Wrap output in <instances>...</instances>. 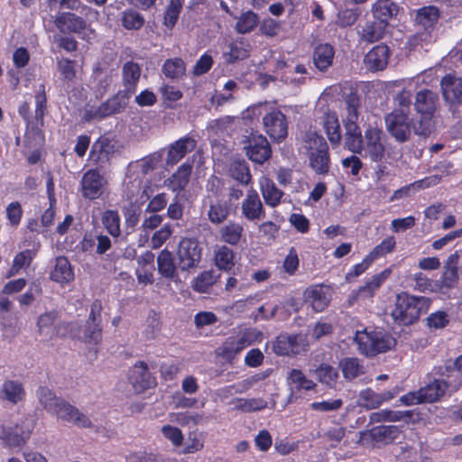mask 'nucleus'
I'll list each match as a JSON object with an SVG mask.
<instances>
[{"label":"nucleus","mask_w":462,"mask_h":462,"mask_svg":"<svg viewBox=\"0 0 462 462\" xmlns=\"http://www.w3.org/2000/svg\"><path fill=\"white\" fill-rule=\"evenodd\" d=\"M412 416L411 411H382L372 414L371 419L374 421L389 420V421H399L408 420Z\"/></svg>","instance_id":"60"},{"label":"nucleus","mask_w":462,"mask_h":462,"mask_svg":"<svg viewBox=\"0 0 462 462\" xmlns=\"http://www.w3.org/2000/svg\"><path fill=\"white\" fill-rule=\"evenodd\" d=\"M439 85L442 97L450 109L462 106V77L448 73L442 77Z\"/></svg>","instance_id":"15"},{"label":"nucleus","mask_w":462,"mask_h":462,"mask_svg":"<svg viewBox=\"0 0 462 462\" xmlns=\"http://www.w3.org/2000/svg\"><path fill=\"white\" fill-rule=\"evenodd\" d=\"M433 372L450 393L458 391L462 386V355L434 366Z\"/></svg>","instance_id":"7"},{"label":"nucleus","mask_w":462,"mask_h":462,"mask_svg":"<svg viewBox=\"0 0 462 462\" xmlns=\"http://www.w3.org/2000/svg\"><path fill=\"white\" fill-rule=\"evenodd\" d=\"M411 280L413 282L411 284L412 289L419 292L438 293V291L440 290L437 287L436 281L429 278L428 275L422 272H417L412 274V276H411Z\"/></svg>","instance_id":"51"},{"label":"nucleus","mask_w":462,"mask_h":462,"mask_svg":"<svg viewBox=\"0 0 462 462\" xmlns=\"http://www.w3.org/2000/svg\"><path fill=\"white\" fill-rule=\"evenodd\" d=\"M323 127L331 144H339L342 135L338 117L336 112H328L324 115Z\"/></svg>","instance_id":"36"},{"label":"nucleus","mask_w":462,"mask_h":462,"mask_svg":"<svg viewBox=\"0 0 462 462\" xmlns=\"http://www.w3.org/2000/svg\"><path fill=\"white\" fill-rule=\"evenodd\" d=\"M259 24V15L252 10L243 12L237 18L235 30L237 33L246 34L253 32Z\"/></svg>","instance_id":"46"},{"label":"nucleus","mask_w":462,"mask_h":462,"mask_svg":"<svg viewBox=\"0 0 462 462\" xmlns=\"http://www.w3.org/2000/svg\"><path fill=\"white\" fill-rule=\"evenodd\" d=\"M202 258V247L197 238L183 237L178 245L177 260L181 271L196 268Z\"/></svg>","instance_id":"9"},{"label":"nucleus","mask_w":462,"mask_h":462,"mask_svg":"<svg viewBox=\"0 0 462 462\" xmlns=\"http://www.w3.org/2000/svg\"><path fill=\"white\" fill-rule=\"evenodd\" d=\"M307 293L308 300L316 312H321L328 306L329 300L322 285L310 288Z\"/></svg>","instance_id":"49"},{"label":"nucleus","mask_w":462,"mask_h":462,"mask_svg":"<svg viewBox=\"0 0 462 462\" xmlns=\"http://www.w3.org/2000/svg\"><path fill=\"white\" fill-rule=\"evenodd\" d=\"M400 432L395 425H380L370 430V437L376 443L388 444L398 439Z\"/></svg>","instance_id":"39"},{"label":"nucleus","mask_w":462,"mask_h":462,"mask_svg":"<svg viewBox=\"0 0 462 462\" xmlns=\"http://www.w3.org/2000/svg\"><path fill=\"white\" fill-rule=\"evenodd\" d=\"M438 104V93L424 88L416 93L413 105L417 113L420 114L426 119H430L437 110Z\"/></svg>","instance_id":"24"},{"label":"nucleus","mask_w":462,"mask_h":462,"mask_svg":"<svg viewBox=\"0 0 462 462\" xmlns=\"http://www.w3.org/2000/svg\"><path fill=\"white\" fill-rule=\"evenodd\" d=\"M390 274L391 270L385 269L383 272L373 275V277L366 281L363 286L359 287L357 294L363 298L373 297Z\"/></svg>","instance_id":"41"},{"label":"nucleus","mask_w":462,"mask_h":462,"mask_svg":"<svg viewBox=\"0 0 462 462\" xmlns=\"http://www.w3.org/2000/svg\"><path fill=\"white\" fill-rule=\"evenodd\" d=\"M115 153V144L106 136L98 137L92 144L88 155V161L102 170L110 163L111 157Z\"/></svg>","instance_id":"19"},{"label":"nucleus","mask_w":462,"mask_h":462,"mask_svg":"<svg viewBox=\"0 0 462 462\" xmlns=\"http://www.w3.org/2000/svg\"><path fill=\"white\" fill-rule=\"evenodd\" d=\"M101 221L104 227L112 236L117 237L120 236V216L116 210L107 209L104 211Z\"/></svg>","instance_id":"55"},{"label":"nucleus","mask_w":462,"mask_h":462,"mask_svg":"<svg viewBox=\"0 0 462 462\" xmlns=\"http://www.w3.org/2000/svg\"><path fill=\"white\" fill-rule=\"evenodd\" d=\"M192 166L189 163L181 164L172 174L171 182L174 189H183L189 181Z\"/></svg>","instance_id":"59"},{"label":"nucleus","mask_w":462,"mask_h":462,"mask_svg":"<svg viewBox=\"0 0 462 462\" xmlns=\"http://www.w3.org/2000/svg\"><path fill=\"white\" fill-rule=\"evenodd\" d=\"M385 125L389 134L399 143L409 140L411 125L408 113L402 109H394L385 116Z\"/></svg>","instance_id":"14"},{"label":"nucleus","mask_w":462,"mask_h":462,"mask_svg":"<svg viewBox=\"0 0 462 462\" xmlns=\"http://www.w3.org/2000/svg\"><path fill=\"white\" fill-rule=\"evenodd\" d=\"M141 67L138 63L129 60L122 67V84L124 88L121 89L125 95L133 96L137 89V84L141 77Z\"/></svg>","instance_id":"27"},{"label":"nucleus","mask_w":462,"mask_h":462,"mask_svg":"<svg viewBox=\"0 0 462 462\" xmlns=\"http://www.w3.org/2000/svg\"><path fill=\"white\" fill-rule=\"evenodd\" d=\"M387 26L386 23L376 19L367 22L362 27L361 38L370 43L377 42L383 37Z\"/></svg>","instance_id":"44"},{"label":"nucleus","mask_w":462,"mask_h":462,"mask_svg":"<svg viewBox=\"0 0 462 462\" xmlns=\"http://www.w3.org/2000/svg\"><path fill=\"white\" fill-rule=\"evenodd\" d=\"M157 269L163 278L172 280L177 276V267L171 252L163 249L159 253L157 256Z\"/></svg>","instance_id":"40"},{"label":"nucleus","mask_w":462,"mask_h":462,"mask_svg":"<svg viewBox=\"0 0 462 462\" xmlns=\"http://www.w3.org/2000/svg\"><path fill=\"white\" fill-rule=\"evenodd\" d=\"M229 216V206L226 202L217 200L209 205L208 217L211 223L221 224Z\"/></svg>","instance_id":"54"},{"label":"nucleus","mask_w":462,"mask_h":462,"mask_svg":"<svg viewBox=\"0 0 462 462\" xmlns=\"http://www.w3.org/2000/svg\"><path fill=\"white\" fill-rule=\"evenodd\" d=\"M182 2L180 0H171L164 14V24L171 29L177 23L181 12Z\"/></svg>","instance_id":"61"},{"label":"nucleus","mask_w":462,"mask_h":462,"mask_svg":"<svg viewBox=\"0 0 462 462\" xmlns=\"http://www.w3.org/2000/svg\"><path fill=\"white\" fill-rule=\"evenodd\" d=\"M287 381L289 384L292 385V390L297 392L300 390L311 391L316 387V383L312 380L308 379L301 370L296 368L288 373Z\"/></svg>","instance_id":"45"},{"label":"nucleus","mask_w":462,"mask_h":462,"mask_svg":"<svg viewBox=\"0 0 462 462\" xmlns=\"http://www.w3.org/2000/svg\"><path fill=\"white\" fill-rule=\"evenodd\" d=\"M260 189L267 206L275 208L281 203L283 191L271 179L263 178L260 180Z\"/></svg>","instance_id":"32"},{"label":"nucleus","mask_w":462,"mask_h":462,"mask_svg":"<svg viewBox=\"0 0 462 462\" xmlns=\"http://www.w3.org/2000/svg\"><path fill=\"white\" fill-rule=\"evenodd\" d=\"M107 186V180L99 169H89L83 173L80 180V191L84 199L95 200L100 199Z\"/></svg>","instance_id":"13"},{"label":"nucleus","mask_w":462,"mask_h":462,"mask_svg":"<svg viewBox=\"0 0 462 462\" xmlns=\"http://www.w3.org/2000/svg\"><path fill=\"white\" fill-rule=\"evenodd\" d=\"M440 17V13L438 7L434 5H428L420 8L415 16V21L418 25L421 26L424 30H432Z\"/></svg>","instance_id":"34"},{"label":"nucleus","mask_w":462,"mask_h":462,"mask_svg":"<svg viewBox=\"0 0 462 462\" xmlns=\"http://www.w3.org/2000/svg\"><path fill=\"white\" fill-rule=\"evenodd\" d=\"M102 303L95 300L90 306V312L84 329V341L88 344L97 345L102 339Z\"/></svg>","instance_id":"17"},{"label":"nucleus","mask_w":462,"mask_h":462,"mask_svg":"<svg viewBox=\"0 0 462 462\" xmlns=\"http://www.w3.org/2000/svg\"><path fill=\"white\" fill-rule=\"evenodd\" d=\"M343 376L346 380H353L362 374L363 366L356 357H346L339 362Z\"/></svg>","instance_id":"58"},{"label":"nucleus","mask_w":462,"mask_h":462,"mask_svg":"<svg viewBox=\"0 0 462 462\" xmlns=\"http://www.w3.org/2000/svg\"><path fill=\"white\" fill-rule=\"evenodd\" d=\"M390 53V49L386 44H377L365 54L364 62L369 70H383L389 62Z\"/></svg>","instance_id":"25"},{"label":"nucleus","mask_w":462,"mask_h":462,"mask_svg":"<svg viewBox=\"0 0 462 462\" xmlns=\"http://www.w3.org/2000/svg\"><path fill=\"white\" fill-rule=\"evenodd\" d=\"M303 339L300 335L280 334L273 344V352L282 356H295L303 350Z\"/></svg>","instance_id":"23"},{"label":"nucleus","mask_w":462,"mask_h":462,"mask_svg":"<svg viewBox=\"0 0 462 462\" xmlns=\"http://www.w3.org/2000/svg\"><path fill=\"white\" fill-rule=\"evenodd\" d=\"M250 45L245 41H234L228 44V51L224 53L227 63H235L249 57Z\"/></svg>","instance_id":"42"},{"label":"nucleus","mask_w":462,"mask_h":462,"mask_svg":"<svg viewBox=\"0 0 462 462\" xmlns=\"http://www.w3.org/2000/svg\"><path fill=\"white\" fill-rule=\"evenodd\" d=\"M197 145L193 137L186 135L175 141L171 144L167 152V163L176 164L183 159L188 152H192Z\"/></svg>","instance_id":"26"},{"label":"nucleus","mask_w":462,"mask_h":462,"mask_svg":"<svg viewBox=\"0 0 462 462\" xmlns=\"http://www.w3.org/2000/svg\"><path fill=\"white\" fill-rule=\"evenodd\" d=\"M218 278L219 275H215L213 271H203L193 279L191 288L196 292L207 293Z\"/></svg>","instance_id":"48"},{"label":"nucleus","mask_w":462,"mask_h":462,"mask_svg":"<svg viewBox=\"0 0 462 462\" xmlns=\"http://www.w3.org/2000/svg\"><path fill=\"white\" fill-rule=\"evenodd\" d=\"M54 24L60 32L63 34H77L82 40H89L94 35L95 30L86 19L72 12L59 13Z\"/></svg>","instance_id":"5"},{"label":"nucleus","mask_w":462,"mask_h":462,"mask_svg":"<svg viewBox=\"0 0 462 462\" xmlns=\"http://www.w3.org/2000/svg\"><path fill=\"white\" fill-rule=\"evenodd\" d=\"M17 427V425H15L14 428L0 425V439L6 446L20 448L25 444L31 430H29L26 432L22 431V433H18L16 431Z\"/></svg>","instance_id":"35"},{"label":"nucleus","mask_w":462,"mask_h":462,"mask_svg":"<svg viewBox=\"0 0 462 462\" xmlns=\"http://www.w3.org/2000/svg\"><path fill=\"white\" fill-rule=\"evenodd\" d=\"M51 279L60 284H65L74 280V272L67 257L56 258L55 266L51 273Z\"/></svg>","instance_id":"31"},{"label":"nucleus","mask_w":462,"mask_h":462,"mask_svg":"<svg viewBox=\"0 0 462 462\" xmlns=\"http://www.w3.org/2000/svg\"><path fill=\"white\" fill-rule=\"evenodd\" d=\"M35 99V115L32 119L30 116L31 107L27 101L23 102L18 106V114L23 119L27 125H35L36 127L43 125V119L47 111V96L45 85L40 84L34 96Z\"/></svg>","instance_id":"11"},{"label":"nucleus","mask_w":462,"mask_h":462,"mask_svg":"<svg viewBox=\"0 0 462 462\" xmlns=\"http://www.w3.org/2000/svg\"><path fill=\"white\" fill-rule=\"evenodd\" d=\"M318 380L329 388H334L339 377L338 370L328 364L322 363L315 370Z\"/></svg>","instance_id":"50"},{"label":"nucleus","mask_w":462,"mask_h":462,"mask_svg":"<svg viewBox=\"0 0 462 462\" xmlns=\"http://www.w3.org/2000/svg\"><path fill=\"white\" fill-rule=\"evenodd\" d=\"M447 392H449L442 381L439 379H434L433 381L427 383L425 386L420 388L422 399L425 403H433L439 402Z\"/></svg>","instance_id":"37"},{"label":"nucleus","mask_w":462,"mask_h":462,"mask_svg":"<svg viewBox=\"0 0 462 462\" xmlns=\"http://www.w3.org/2000/svg\"><path fill=\"white\" fill-rule=\"evenodd\" d=\"M459 254L457 252L451 254L447 261V266L439 280H436L437 287L440 290L438 291L439 294H448V291L454 288L458 281V263Z\"/></svg>","instance_id":"21"},{"label":"nucleus","mask_w":462,"mask_h":462,"mask_svg":"<svg viewBox=\"0 0 462 462\" xmlns=\"http://www.w3.org/2000/svg\"><path fill=\"white\" fill-rule=\"evenodd\" d=\"M128 380L136 393H143L157 385L156 377L149 371L147 364L143 361H137L129 370Z\"/></svg>","instance_id":"16"},{"label":"nucleus","mask_w":462,"mask_h":462,"mask_svg":"<svg viewBox=\"0 0 462 462\" xmlns=\"http://www.w3.org/2000/svg\"><path fill=\"white\" fill-rule=\"evenodd\" d=\"M24 245H32L31 249H25L19 252L13 260V263L6 273V278H11L17 274L23 268L29 266L36 256L40 248V242L37 238V234H32L25 237Z\"/></svg>","instance_id":"20"},{"label":"nucleus","mask_w":462,"mask_h":462,"mask_svg":"<svg viewBox=\"0 0 462 462\" xmlns=\"http://www.w3.org/2000/svg\"><path fill=\"white\" fill-rule=\"evenodd\" d=\"M385 134L381 128L369 125L364 134V156L374 162H383L385 157Z\"/></svg>","instance_id":"10"},{"label":"nucleus","mask_w":462,"mask_h":462,"mask_svg":"<svg viewBox=\"0 0 462 462\" xmlns=\"http://www.w3.org/2000/svg\"><path fill=\"white\" fill-rule=\"evenodd\" d=\"M242 217L247 221H257L265 217V209L255 189H250L241 204Z\"/></svg>","instance_id":"22"},{"label":"nucleus","mask_w":462,"mask_h":462,"mask_svg":"<svg viewBox=\"0 0 462 462\" xmlns=\"http://www.w3.org/2000/svg\"><path fill=\"white\" fill-rule=\"evenodd\" d=\"M122 25L126 30H139L144 24L143 16L134 9H126L122 14Z\"/></svg>","instance_id":"57"},{"label":"nucleus","mask_w":462,"mask_h":462,"mask_svg":"<svg viewBox=\"0 0 462 462\" xmlns=\"http://www.w3.org/2000/svg\"><path fill=\"white\" fill-rule=\"evenodd\" d=\"M36 395L47 411L56 414L61 420L73 422L81 428H90L92 426V422L88 416L65 400L57 397L48 387H39Z\"/></svg>","instance_id":"1"},{"label":"nucleus","mask_w":462,"mask_h":462,"mask_svg":"<svg viewBox=\"0 0 462 462\" xmlns=\"http://www.w3.org/2000/svg\"><path fill=\"white\" fill-rule=\"evenodd\" d=\"M399 7L392 0H378L373 5L374 18L386 23L389 20L398 14Z\"/></svg>","instance_id":"38"},{"label":"nucleus","mask_w":462,"mask_h":462,"mask_svg":"<svg viewBox=\"0 0 462 462\" xmlns=\"http://www.w3.org/2000/svg\"><path fill=\"white\" fill-rule=\"evenodd\" d=\"M245 145V154L253 162L263 164L272 156L271 145L263 134H251Z\"/></svg>","instance_id":"18"},{"label":"nucleus","mask_w":462,"mask_h":462,"mask_svg":"<svg viewBox=\"0 0 462 462\" xmlns=\"http://www.w3.org/2000/svg\"><path fill=\"white\" fill-rule=\"evenodd\" d=\"M131 97L130 95H125V93L120 89L105 102H102L97 107H91L87 110L86 117L88 120H102L108 116L120 114L127 106L128 100Z\"/></svg>","instance_id":"8"},{"label":"nucleus","mask_w":462,"mask_h":462,"mask_svg":"<svg viewBox=\"0 0 462 462\" xmlns=\"http://www.w3.org/2000/svg\"><path fill=\"white\" fill-rule=\"evenodd\" d=\"M186 71L185 62L180 58L168 59L162 66V72L166 78L177 79L181 78Z\"/></svg>","instance_id":"53"},{"label":"nucleus","mask_w":462,"mask_h":462,"mask_svg":"<svg viewBox=\"0 0 462 462\" xmlns=\"http://www.w3.org/2000/svg\"><path fill=\"white\" fill-rule=\"evenodd\" d=\"M229 174L243 186H247L252 180L249 166L244 160L234 161L230 165Z\"/></svg>","instance_id":"47"},{"label":"nucleus","mask_w":462,"mask_h":462,"mask_svg":"<svg viewBox=\"0 0 462 462\" xmlns=\"http://www.w3.org/2000/svg\"><path fill=\"white\" fill-rule=\"evenodd\" d=\"M354 341L356 343L359 352L370 357L390 350L393 342L388 335L377 331L368 332L366 329L356 331Z\"/></svg>","instance_id":"4"},{"label":"nucleus","mask_w":462,"mask_h":462,"mask_svg":"<svg viewBox=\"0 0 462 462\" xmlns=\"http://www.w3.org/2000/svg\"><path fill=\"white\" fill-rule=\"evenodd\" d=\"M229 404L233 405L234 411H238L244 413H251L254 411H263L267 407V402L263 398H242L235 397Z\"/></svg>","instance_id":"33"},{"label":"nucleus","mask_w":462,"mask_h":462,"mask_svg":"<svg viewBox=\"0 0 462 462\" xmlns=\"http://www.w3.org/2000/svg\"><path fill=\"white\" fill-rule=\"evenodd\" d=\"M345 148L355 154L362 155L364 149V135L357 123H345Z\"/></svg>","instance_id":"29"},{"label":"nucleus","mask_w":462,"mask_h":462,"mask_svg":"<svg viewBox=\"0 0 462 462\" xmlns=\"http://www.w3.org/2000/svg\"><path fill=\"white\" fill-rule=\"evenodd\" d=\"M396 248V239L393 236H388L383 238L380 244L375 245L368 254L369 258L374 262L375 260L384 257L388 254L393 253Z\"/></svg>","instance_id":"56"},{"label":"nucleus","mask_w":462,"mask_h":462,"mask_svg":"<svg viewBox=\"0 0 462 462\" xmlns=\"http://www.w3.org/2000/svg\"><path fill=\"white\" fill-rule=\"evenodd\" d=\"M254 330L251 328L239 330L225 339L222 345L217 347V354L223 359L231 362L238 354L254 343Z\"/></svg>","instance_id":"6"},{"label":"nucleus","mask_w":462,"mask_h":462,"mask_svg":"<svg viewBox=\"0 0 462 462\" xmlns=\"http://www.w3.org/2000/svg\"><path fill=\"white\" fill-rule=\"evenodd\" d=\"M219 234L221 241L230 245H237L243 236L244 227L237 222L229 221L221 227Z\"/></svg>","instance_id":"43"},{"label":"nucleus","mask_w":462,"mask_h":462,"mask_svg":"<svg viewBox=\"0 0 462 462\" xmlns=\"http://www.w3.org/2000/svg\"><path fill=\"white\" fill-rule=\"evenodd\" d=\"M431 302L428 297L402 291L396 295L391 316L398 325L410 326L416 323L421 315L428 312Z\"/></svg>","instance_id":"2"},{"label":"nucleus","mask_w":462,"mask_h":462,"mask_svg":"<svg viewBox=\"0 0 462 462\" xmlns=\"http://www.w3.org/2000/svg\"><path fill=\"white\" fill-rule=\"evenodd\" d=\"M360 400L362 406L371 410L379 407L386 399L368 388L361 392Z\"/></svg>","instance_id":"62"},{"label":"nucleus","mask_w":462,"mask_h":462,"mask_svg":"<svg viewBox=\"0 0 462 462\" xmlns=\"http://www.w3.org/2000/svg\"><path fill=\"white\" fill-rule=\"evenodd\" d=\"M335 57V49L329 43L317 45L312 52V61L315 68L320 72H326L332 66Z\"/></svg>","instance_id":"28"},{"label":"nucleus","mask_w":462,"mask_h":462,"mask_svg":"<svg viewBox=\"0 0 462 462\" xmlns=\"http://www.w3.org/2000/svg\"><path fill=\"white\" fill-rule=\"evenodd\" d=\"M303 147L306 150L310 168L317 174H327L331 162L328 144L325 138L316 132H306L303 136Z\"/></svg>","instance_id":"3"},{"label":"nucleus","mask_w":462,"mask_h":462,"mask_svg":"<svg viewBox=\"0 0 462 462\" xmlns=\"http://www.w3.org/2000/svg\"><path fill=\"white\" fill-rule=\"evenodd\" d=\"M25 390L19 381L5 380L0 389V399L17 404L25 398Z\"/></svg>","instance_id":"30"},{"label":"nucleus","mask_w":462,"mask_h":462,"mask_svg":"<svg viewBox=\"0 0 462 462\" xmlns=\"http://www.w3.org/2000/svg\"><path fill=\"white\" fill-rule=\"evenodd\" d=\"M235 254L231 248L226 245L220 246L216 252L214 261L219 270L229 272L235 266Z\"/></svg>","instance_id":"52"},{"label":"nucleus","mask_w":462,"mask_h":462,"mask_svg":"<svg viewBox=\"0 0 462 462\" xmlns=\"http://www.w3.org/2000/svg\"><path fill=\"white\" fill-rule=\"evenodd\" d=\"M265 133L273 142L281 143L288 135V121L286 116L278 108H271L263 116Z\"/></svg>","instance_id":"12"},{"label":"nucleus","mask_w":462,"mask_h":462,"mask_svg":"<svg viewBox=\"0 0 462 462\" xmlns=\"http://www.w3.org/2000/svg\"><path fill=\"white\" fill-rule=\"evenodd\" d=\"M172 416L174 418L171 420L180 426H196L203 420V415L199 412L183 411L173 413Z\"/></svg>","instance_id":"63"},{"label":"nucleus","mask_w":462,"mask_h":462,"mask_svg":"<svg viewBox=\"0 0 462 462\" xmlns=\"http://www.w3.org/2000/svg\"><path fill=\"white\" fill-rule=\"evenodd\" d=\"M6 218L13 227H17L23 217V210L18 201L9 203L5 208Z\"/></svg>","instance_id":"64"}]
</instances>
